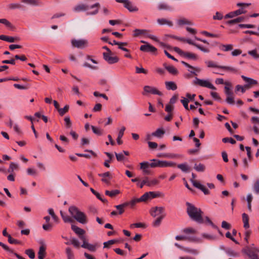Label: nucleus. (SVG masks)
Returning <instances> with one entry per match:
<instances>
[{
	"mask_svg": "<svg viewBox=\"0 0 259 259\" xmlns=\"http://www.w3.org/2000/svg\"><path fill=\"white\" fill-rule=\"evenodd\" d=\"M186 205L187 212L190 218L199 223H202L203 220L202 217V211L201 209L189 202H187Z\"/></svg>",
	"mask_w": 259,
	"mask_h": 259,
	"instance_id": "1",
	"label": "nucleus"
},
{
	"mask_svg": "<svg viewBox=\"0 0 259 259\" xmlns=\"http://www.w3.org/2000/svg\"><path fill=\"white\" fill-rule=\"evenodd\" d=\"M68 210L72 217L78 222L82 224L87 223V215L84 212L80 211L77 207L71 206L69 207Z\"/></svg>",
	"mask_w": 259,
	"mask_h": 259,
	"instance_id": "2",
	"label": "nucleus"
},
{
	"mask_svg": "<svg viewBox=\"0 0 259 259\" xmlns=\"http://www.w3.org/2000/svg\"><path fill=\"white\" fill-rule=\"evenodd\" d=\"M243 252L246 254L249 259H259V248L252 244L250 246H246L243 250Z\"/></svg>",
	"mask_w": 259,
	"mask_h": 259,
	"instance_id": "3",
	"label": "nucleus"
},
{
	"mask_svg": "<svg viewBox=\"0 0 259 259\" xmlns=\"http://www.w3.org/2000/svg\"><path fill=\"white\" fill-rule=\"evenodd\" d=\"M225 93L227 96L226 99V102L230 105H233L235 104L234 97L233 91L231 90L232 84L231 82L226 81L225 83Z\"/></svg>",
	"mask_w": 259,
	"mask_h": 259,
	"instance_id": "4",
	"label": "nucleus"
},
{
	"mask_svg": "<svg viewBox=\"0 0 259 259\" xmlns=\"http://www.w3.org/2000/svg\"><path fill=\"white\" fill-rule=\"evenodd\" d=\"M250 5V4H247V3H237V6L238 7H241V9H239L236 11H235L234 12H231L229 13L228 14H226L225 16V18H233L235 16H237L238 15L245 14L246 11L244 10L245 7H247Z\"/></svg>",
	"mask_w": 259,
	"mask_h": 259,
	"instance_id": "5",
	"label": "nucleus"
},
{
	"mask_svg": "<svg viewBox=\"0 0 259 259\" xmlns=\"http://www.w3.org/2000/svg\"><path fill=\"white\" fill-rule=\"evenodd\" d=\"M193 83L195 85H198L202 87H205L213 90H216V88L208 80L201 79L196 77L193 81Z\"/></svg>",
	"mask_w": 259,
	"mask_h": 259,
	"instance_id": "6",
	"label": "nucleus"
},
{
	"mask_svg": "<svg viewBox=\"0 0 259 259\" xmlns=\"http://www.w3.org/2000/svg\"><path fill=\"white\" fill-rule=\"evenodd\" d=\"M192 178L191 179V182L193 185L196 188L202 191L205 195H208L209 194V191L203 185L200 184L199 182L195 180L196 175L194 174H192Z\"/></svg>",
	"mask_w": 259,
	"mask_h": 259,
	"instance_id": "7",
	"label": "nucleus"
},
{
	"mask_svg": "<svg viewBox=\"0 0 259 259\" xmlns=\"http://www.w3.org/2000/svg\"><path fill=\"white\" fill-rule=\"evenodd\" d=\"M71 44L73 47L81 49L87 48L89 46L88 40L84 39H73L71 40Z\"/></svg>",
	"mask_w": 259,
	"mask_h": 259,
	"instance_id": "8",
	"label": "nucleus"
},
{
	"mask_svg": "<svg viewBox=\"0 0 259 259\" xmlns=\"http://www.w3.org/2000/svg\"><path fill=\"white\" fill-rule=\"evenodd\" d=\"M116 2L119 3H122L124 7L126 8L129 11L133 12H137L138 11V9L134 6L132 2L128 0H115Z\"/></svg>",
	"mask_w": 259,
	"mask_h": 259,
	"instance_id": "9",
	"label": "nucleus"
},
{
	"mask_svg": "<svg viewBox=\"0 0 259 259\" xmlns=\"http://www.w3.org/2000/svg\"><path fill=\"white\" fill-rule=\"evenodd\" d=\"M146 93H150L159 96L162 95V93L156 88L149 85H146L144 87V93H143V95H145Z\"/></svg>",
	"mask_w": 259,
	"mask_h": 259,
	"instance_id": "10",
	"label": "nucleus"
},
{
	"mask_svg": "<svg viewBox=\"0 0 259 259\" xmlns=\"http://www.w3.org/2000/svg\"><path fill=\"white\" fill-rule=\"evenodd\" d=\"M112 53H103L104 59L110 64L116 63L118 62L119 58L117 56H111Z\"/></svg>",
	"mask_w": 259,
	"mask_h": 259,
	"instance_id": "11",
	"label": "nucleus"
},
{
	"mask_svg": "<svg viewBox=\"0 0 259 259\" xmlns=\"http://www.w3.org/2000/svg\"><path fill=\"white\" fill-rule=\"evenodd\" d=\"M140 50L145 52H150L155 54L157 52V49L149 44L146 43V45L140 47Z\"/></svg>",
	"mask_w": 259,
	"mask_h": 259,
	"instance_id": "12",
	"label": "nucleus"
},
{
	"mask_svg": "<svg viewBox=\"0 0 259 259\" xmlns=\"http://www.w3.org/2000/svg\"><path fill=\"white\" fill-rule=\"evenodd\" d=\"M164 210L163 207H153L151 208L150 213L153 217H156V216L161 215L162 214Z\"/></svg>",
	"mask_w": 259,
	"mask_h": 259,
	"instance_id": "13",
	"label": "nucleus"
},
{
	"mask_svg": "<svg viewBox=\"0 0 259 259\" xmlns=\"http://www.w3.org/2000/svg\"><path fill=\"white\" fill-rule=\"evenodd\" d=\"M241 78L247 83L244 87L247 89H249L251 85L256 84L257 82L256 80L246 77L244 75H241Z\"/></svg>",
	"mask_w": 259,
	"mask_h": 259,
	"instance_id": "14",
	"label": "nucleus"
},
{
	"mask_svg": "<svg viewBox=\"0 0 259 259\" xmlns=\"http://www.w3.org/2000/svg\"><path fill=\"white\" fill-rule=\"evenodd\" d=\"M99 177L102 178V181L106 184H109L110 183V180L112 178L111 174L110 172H106L103 174H98Z\"/></svg>",
	"mask_w": 259,
	"mask_h": 259,
	"instance_id": "15",
	"label": "nucleus"
},
{
	"mask_svg": "<svg viewBox=\"0 0 259 259\" xmlns=\"http://www.w3.org/2000/svg\"><path fill=\"white\" fill-rule=\"evenodd\" d=\"M89 7L88 5L84 4H80L75 6L73 8V11L75 12H80L82 11H86L89 10Z\"/></svg>",
	"mask_w": 259,
	"mask_h": 259,
	"instance_id": "16",
	"label": "nucleus"
},
{
	"mask_svg": "<svg viewBox=\"0 0 259 259\" xmlns=\"http://www.w3.org/2000/svg\"><path fill=\"white\" fill-rule=\"evenodd\" d=\"M140 168L143 170V172L145 174H149L150 170H149V167H150L149 165V162L147 161H144L140 163Z\"/></svg>",
	"mask_w": 259,
	"mask_h": 259,
	"instance_id": "17",
	"label": "nucleus"
},
{
	"mask_svg": "<svg viewBox=\"0 0 259 259\" xmlns=\"http://www.w3.org/2000/svg\"><path fill=\"white\" fill-rule=\"evenodd\" d=\"M165 87L167 90L175 91L177 89V85L172 81H166L165 82Z\"/></svg>",
	"mask_w": 259,
	"mask_h": 259,
	"instance_id": "18",
	"label": "nucleus"
},
{
	"mask_svg": "<svg viewBox=\"0 0 259 259\" xmlns=\"http://www.w3.org/2000/svg\"><path fill=\"white\" fill-rule=\"evenodd\" d=\"M176 163L172 161H167L165 160H160L159 167H174Z\"/></svg>",
	"mask_w": 259,
	"mask_h": 259,
	"instance_id": "19",
	"label": "nucleus"
},
{
	"mask_svg": "<svg viewBox=\"0 0 259 259\" xmlns=\"http://www.w3.org/2000/svg\"><path fill=\"white\" fill-rule=\"evenodd\" d=\"M149 31V30L146 29H136L134 30V36L135 37H137L140 35H144L147 36L148 35V32Z\"/></svg>",
	"mask_w": 259,
	"mask_h": 259,
	"instance_id": "20",
	"label": "nucleus"
},
{
	"mask_svg": "<svg viewBox=\"0 0 259 259\" xmlns=\"http://www.w3.org/2000/svg\"><path fill=\"white\" fill-rule=\"evenodd\" d=\"M125 130V127L124 126H122L119 131L118 137L117 138V143L118 145H121L122 144V141L121 140V138L124 135V132Z\"/></svg>",
	"mask_w": 259,
	"mask_h": 259,
	"instance_id": "21",
	"label": "nucleus"
},
{
	"mask_svg": "<svg viewBox=\"0 0 259 259\" xmlns=\"http://www.w3.org/2000/svg\"><path fill=\"white\" fill-rule=\"evenodd\" d=\"M71 229L76 234L79 235V237L81 236H83V235L85 233V231L82 229L75 225H72Z\"/></svg>",
	"mask_w": 259,
	"mask_h": 259,
	"instance_id": "22",
	"label": "nucleus"
},
{
	"mask_svg": "<svg viewBox=\"0 0 259 259\" xmlns=\"http://www.w3.org/2000/svg\"><path fill=\"white\" fill-rule=\"evenodd\" d=\"M157 21L159 25H167L169 26H172L173 25L172 21L164 18L158 19Z\"/></svg>",
	"mask_w": 259,
	"mask_h": 259,
	"instance_id": "23",
	"label": "nucleus"
},
{
	"mask_svg": "<svg viewBox=\"0 0 259 259\" xmlns=\"http://www.w3.org/2000/svg\"><path fill=\"white\" fill-rule=\"evenodd\" d=\"M46 254V247L44 245L40 246L38 252V258L39 259H44Z\"/></svg>",
	"mask_w": 259,
	"mask_h": 259,
	"instance_id": "24",
	"label": "nucleus"
},
{
	"mask_svg": "<svg viewBox=\"0 0 259 259\" xmlns=\"http://www.w3.org/2000/svg\"><path fill=\"white\" fill-rule=\"evenodd\" d=\"M165 134V131L162 128H158L155 132L152 133V136L158 138H161Z\"/></svg>",
	"mask_w": 259,
	"mask_h": 259,
	"instance_id": "25",
	"label": "nucleus"
},
{
	"mask_svg": "<svg viewBox=\"0 0 259 259\" xmlns=\"http://www.w3.org/2000/svg\"><path fill=\"white\" fill-rule=\"evenodd\" d=\"M177 24L179 26H182L184 25H193V23L191 21L184 18L178 20Z\"/></svg>",
	"mask_w": 259,
	"mask_h": 259,
	"instance_id": "26",
	"label": "nucleus"
},
{
	"mask_svg": "<svg viewBox=\"0 0 259 259\" xmlns=\"http://www.w3.org/2000/svg\"><path fill=\"white\" fill-rule=\"evenodd\" d=\"M19 169V165L18 164L15 162H11L10 164L9 167L7 170V172L13 174L14 170H18Z\"/></svg>",
	"mask_w": 259,
	"mask_h": 259,
	"instance_id": "27",
	"label": "nucleus"
},
{
	"mask_svg": "<svg viewBox=\"0 0 259 259\" xmlns=\"http://www.w3.org/2000/svg\"><path fill=\"white\" fill-rule=\"evenodd\" d=\"M242 221L243 222V227L245 229H248L249 227V217L248 215L245 213H243L242 214Z\"/></svg>",
	"mask_w": 259,
	"mask_h": 259,
	"instance_id": "28",
	"label": "nucleus"
},
{
	"mask_svg": "<svg viewBox=\"0 0 259 259\" xmlns=\"http://www.w3.org/2000/svg\"><path fill=\"white\" fill-rule=\"evenodd\" d=\"M0 39L9 42H13L15 41L17 38L12 36H9L5 35H0Z\"/></svg>",
	"mask_w": 259,
	"mask_h": 259,
	"instance_id": "29",
	"label": "nucleus"
},
{
	"mask_svg": "<svg viewBox=\"0 0 259 259\" xmlns=\"http://www.w3.org/2000/svg\"><path fill=\"white\" fill-rule=\"evenodd\" d=\"M165 68L171 74L176 75L178 73L177 69L173 66H167L166 64L163 65Z\"/></svg>",
	"mask_w": 259,
	"mask_h": 259,
	"instance_id": "30",
	"label": "nucleus"
},
{
	"mask_svg": "<svg viewBox=\"0 0 259 259\" xmlns=\"http://www.w3.org/2000/svg\"><path fill=\"white\" fill-rule=\"evenodd\" d=\"M61 216L65 223H72L73 222V219L68 215L63 212L62 210L60 211Z\"/></svg>",
	"mask_w": 259,
	"mask_h": 259,
	"instance_id": "31",
	"label": "nucleus"
},
{
	"mask_svg": "<svg viewBox=\"0 0 259 259\" xmlns=\"http://www.w3.org/2000/svg\"><path fill=\"white\" fill-rule=\"evenodd\" d=\"M220 68L234 73H236L238 72L237 68L231 66H221L220 67Z\"/></svg>",
	"mask_w": 259,
	"mask_h": 259,
	"instance_id": "32",
	"label": "nucleus"
},
{
	"mask_svg": "<svg viewBox=\"0 0 259 259\" xmlns=\"http://www.w3.org/2000/svg\"><path fill=\"white\" fill-rule=\"evenodd\" d=\"M105 193L106 195L111 197H114L120 193V191L118 190H114L112 191L106 190Z\"/></svg>",
	"mask_w": 259,
	"mask_h": 259,
	"instance_id": "33",
	"label": "nucleus"
},
{
	"mask_svg": "<svg viewBox=\"0 0 259 259\" xmlns=\"http://www.w3.org/2000/svg\"><path fill=\"white\" fill-rule=\"evenodd\" d=\"M233 46L231 44L223 45L222 44L220 46V49L224 52H228L233 49Z\"/></svg>",
	"mask_w": 259,
	"mask_h": 259,
	"instance_id": "34",
	"label": "nucleus"
},
{
	"mask_svg": "<svg viewBox=\"0 0 259 259\" xmlns=\"http://www.w3.org/2000/svg\"><path fill=\"white\" fill-rule=\"evenodd\" d=\"M99 7H100V4L98 3H97L95 4L94 5L91 6L90 7L91 9L96 8V9L92 12H88L87 15H95V14H97L98 12V9Z\"/></svg>",
	"mask_w": 259,
	"mask_h": 259,
	"instance_id": "35",
	"label": "nucleus"
},
{
	"mask_svg": "<svg viewBox=\"0 0 259 259\" xmlns=\"http://www.w3.org/2000/svg\"><path fill=\"white\" fill-rule=\"evenodd\" d=\"M115 207L118 210V213L119 214H121L124 211V208L127 207V204H125V203H123L122 204L116 205Z\"/></svg>",
	"mask_w": 259,
	"mask_h": 259,
	"instance_id": "36",
	"label": "nucleus"
},
{
	"mask_svg": "<svg viewBox=\"0 0 259 259\" xmlns=\"http://www.w3.org/2000/svg\"><path fill=\"white\" fill-rule=\"evenodd\" d=\"M159 183V181L156 179H154L152 180H149L147 177V186L149 187H153L156 186Z\"/></svg>",
	"mask_w": 259,
	"mask_h": 259,
	"instance_id": "37",
	"label": "nucleus"
},
{
	"mask_svg": "<svg viewBox=\"0 0 259 259\" xmlns=\"http://www.w3.org/2000/svg\"><path fill=\"white\" fill-rule=\"evenodd\" d=\"M183 56L189 59L196 60L197 56L196 54L189 52H183Z\"/></svg>",
	"mask_w": 259,
	"mask_h": 259,
	"instance_id": "38",
	"label": "nucleus"
},
{
	"mask_svg": "<svg viewBox=\"0 0 259 259\" xmlns=\"http://www.w3.org/2000/svg\"><path fill=\"white\" fill-rule=\"evenodd\" d=\"M105 154L108 156V157L109 158V159L106 160L105 161L104 165L105 166H106L107 167H110L109 163L111 162L113 156L111 153H110L109 152H105Z\"/></svg>",
	"mask_w": 259,
	"mask_h": 259,
	"instance_id": "39",
	"label": "nucleus"
},
{
	"mask_svg": "<svg viewBox=\"0 0 259 259\" xmlns=\"http://www.w3.org/2000/svg\"><path fill=\"white\" fill-rule=\"evenodd\" d=\"M69 109V106L66 105L64 108H60L58 111L60 116H63L65 114L68 112Z\"/></svg>",
	"mask_w": 259,
	"mask_h": 259,
	"instance_id": "40",
	"label": "nucleus"
},
{
	"mask_svg": "<svg viewBox=\"0 0 259 259\" xmlns=\"http://www.w3.org/2000/svg\"><path fill=\"white\" fill-rule=\"evenodd\" d=\"M8 7L10 10L20 9L22 5L19 3H11L8 5Z\"/></svg>",
	"mask_w": 259,
	"mask_h": 259,
	"instance_id": "41",
	"label": "nucleus"
},
{
	"mask_svg": "<svg viewBox=\"0 0 259 259\" xmlns=\"http://www.w3.org/2000/svg\"><path fill=\"white\" fill-rule=\"evenodd\" d=\"M165 215H161L159 217L157 218L152 224V225L154 227H157L159 226L161 224V221L163 218L164 217Z\"/></svg>",
	"mask_w": 259,
	"mask_h": 259,
	"instance_id": "42",
	"label": "nucleus"
},
{
	"mask_svg": "<svg viewBox=\"0 0 259 259\" xmlns=\"http://www.w3.org/2000/svg\"><path fill=\"white\" fill-rule=\"evenodd\" d=\"M194 168L198 172H203L205 170V166L202 163L199 164H195Z\"/></svg>",
	"mask_w": 259,
	"mask_h": 259,
	"instance_id": "43",
	"label": "nucleus"
},
{
	"mask_svg": "<svg viewBox=\"0 0 259 259\" xmlns=\"http://www.w3.org/2000/svg\"><path fill=\"white\" fill-rule=\"evenodd\" d=\"M151 163H149L150 166L152 168L159 167L160 166V160L156 159H153L151 160Z\"/></svg>",
	"mask_w": 259,
	"mask_h": 259,
	"instance_id": "44",
	"label": "nucleus"
},
{
	"mask_svg": "<svg viewBox=\"0 0 259 259\" xmlns=\"http://www.w3.org/2000/svg\"><path fill=\"white\" fill-rule=\"evenodd\" d=\"M21 2L33 6H38L40 4L38 0H22Z\"/></svg>",
	"mask_w": 259,
	"mask_h": 259,
	"instance_id": "45",
	"label": "nucleus"
},
{
	"mask_svg": "<svg viewBox=\"0 0 259 259\" xmlns=\"http://www.w3.org/2000/svg\"><path fill=\"white\" fill-rule=\"evenodd\" d=\"M177 166L183 172H187L190 169L189 166L186 163L180 164Z\"/></svg>",
	"mask_w": 259,
	"mask_h": 259,
	"instance_id": "46",
	"label": "nucleus"
},
{
	"mask_svg": "<svg viewBox=\"0 0 259 259\" xmlns=\"http://www.w3.org/2000/svg\"><path fill=\"white\" fill-rule=\"evenodd\" d=\"M91 128L93 130V133L98 135V136H101L103 135V131L98 127H97L95 126L91 125Z\"/></svg>",
	"mask_w": 259,
	"mask_h": 259,
	"instance_id": "47",
	"label": "nucleus"
},
{
	"mask_svg": "<svg viewBox=\"0 0 259 259\" xmlns=\"http://www.w3.org/2000/svg\"><path fill=\"white\" fill-rule=\"evenodd\" d=\"M244 20V17H239L236 19L229 20L227 22V24H233L235 23H238L240 22H242Z\"/></svg>",
	"mask_w": 259,
	"mask_h": 259,
	"instance_id": "48",
	"label": "nucleus"
},
{
	"mask_svg": "<svg viewBox=\"0 0 259 259\" xmlns=\"http://www.w3.org/2000/svg\"><path fill=\"white\" fill-rule=\"evenodd\" d=\"M176 239L177 240H189L191 241H194L195 239L194 238H190L186 236L178 235L176 236Z\"/></svg>",
	"mask_w": 259,
	"mask_h": 259,
	"instance_id": "49",
	"label": "nucleus"
},
{
	"mask_svg": "<svg viewBox=\"0 0 259 259\" xmlns=\"http://www.w3.org/2000/svg\"><path fill=\"white\" fill-rule=\"evenodd\" d=\"M0 23L5 25L8 28L10 29L14 28V26L6 19H1Z\"/></svg>",
	"mask_w": 259,
	"mask_h": 259,
	"instance_id": "50",
	"label": "nucleus"
},
{
	"mask_svg": "<svg viewBox=\"0 0 259 259\" xmlns=\"http://www.w3.org/2000/svg\"><path fill=\"white\" fill-rule=\"evenodd\" d=\"M183 250L186 252L190 253L191 254H195V255L198 254L199 253V251H198V250H197L196 249L189 248V247H185L184 248Z\"/></svg>",
	"mask_w": 259,
	"mask_h": 259,
	"instance_id": "51",
	"label": "nucleus"
},
{
	"mask_svg": "<svg viewBox=\"0 0 259 259\" xmlns=\"http://www.w3.org/2000/svg\"><path fill=\"white\" fill-rule=\"evenodd\" d=\"M127 45L128 44L126 42H120V44H119L118 48V49L123 51L129 52V50L124 47L127 46Z\"/></svg>",
	"mask_w": 259,
	"mask_h": 259,
	"instance_id": "52",
	"label": "nucleus"
},
{
	"mask_svg": "<svg viewBox=\"0 0 259 259\" xmlns=\"http://www.w3.org/2000/svg\"><path fill=\"white\" fill-rule=\"evenodd\" d=\"M138 202H140L138 198H134L129 202H124L125 204H127V206L130 205L131 207H134L135 204Z\"/></svg>",
	"mask_w": 259,
	"mask_h": 259,
	"instance_id": "53",
	"label": "nucleus"
},
{
	"mask_svg": "<svg viewBox=\"0 0 259 259\" xmlns=\"http://www.w3.org/2000/svg\"><path fill=\"white\" fill-rule=\"evenodd\" d=\"M66 253L67 259H74V254L70 248L67 247L66 248Z\"/></svg>",
	"mask_w": 259,
	"mask_h": 259,
	"instance_id": "54",
	"label": "nucleus"
},
{
	"mask_svg": "<svg viewBox=\"0 0 259 259\" xmlns=\"http://www.w3.org/2000/svg\"><path fill=\"white\" fill-rule=\"evenodd\" d=\"M149 193H144L140 198H138L140 202H146L150 199Z\"/></svg>",
	"mask_w": 259,
	"mask_h": 259,
	"instance_id": "55",
	"label": "nucleus"
},
{
	"mask_svg": "<svg viewBox=\"0 0 259 259\" xmlns=\"http://www.w3.org/2000/svg\"><path fill=\"white\" fill-rule=\"evenodd\" d=\"M150 199L159 197L161 196V193L159 192H148Z\"/></svg>",
	"mask_w": 259,
	"mask_h": 259,
	"instance_id": "56",
	"label": "nucleus"
},
{
	"mask_svg": "<svg viewBox=\"0 0 259 259\" xmlns=\"http://www.w3.org/2000/svg\"><path fill=\"white\" fill-rule=\"evenodd\" d=\"M205 63L207 64L208 67H212V68H220L221 65H218L215 64L214 62L211 61H206Z\"/></svg>",
	"mask_w": 259,
	"mask_h": 259,
	"instance_id": "57",
	"label": "nucleus"
},
{
	"mask_svg": "<svg viewBox=\"0 0 259 259\" xmlns=\"http://www.w3.org/2000/svg\"><path fill=\"white\" fill-rule=\"evenodd\" d=\"M25 253L31 259L35 257V253L32 249H28L25 250Z\"/></svg>",
	"mask_w": 259,
	"mask_h": 259,
	"instance_id": "58",
	"label": "nucleus"
},
{
	"mask_svg": "<svg viewBox=\"0 0 259 259\" xmlns=\"http://www.w3.org/2000/svg\"><path fill=\"white\" fill-rule=\"evenodd\" d=\"M158 8L159 10H170V7L166 4L165 3H161L158 5Z\"/></svg>",
	"mask_w": 259,
	"mask_h": 259,
	"instance_id": "59",
	"label": "nucleus"
},
{
	"mask_svg": "<svg viewBox=\"0 0 259 259\" xmlns=\"http://www.w3.org/2000/svg\"><path fill=\"white\" fill-rule=\"evenodd\" d=\"M14 87L16 88V89H20V90H27L29 89V85L28 84H27L25 85H22L19 84L15 83L14 84Z\"/></svg>",
	"mask_w": 259,
	"mask_h": 259,
	"instance_id": "60",
	"label": "nucleus"
},
{
	"mask_svg": "<svg viewBox=\"0 0 259 259\" xmlns=\"http://www.w3.org/2000/svg\"><path fill=\"white\" fill-rule=\"evenodd\" d=\"M64 121L65 123V126L66 128H70L72 125V123L69 116H66L64 118Z\"/></svg>",
	"mask_w": 259,
	"mask_h": 259,
	"instance_id": "61",
	"label": "nucleus"
},
{
	"mask_svg": "<svg viewBox=\"0 0 259 259\" xmlns=\"http://www.w3.org/2000/svg\"><path fill=\"white\" fill-rule=\"evenodd\" d=\"M191 69V70L189 69L188 71L195 75H197V72L199 73L201 71V68L199 67H193V68Z\"/></svg>",
	"mask_w": 259,
	"mask_h": 259,
	"instance_id": "62",
	"label": "nucleus"
},
{
	"mask_svg": "<svg viewBox=\"0 0 259 259\" xmlns=\"http://www.w3.org/2000/svg\"><path fill=\"white\" fill-rule=\"evenodd\" d=\"M135 68L136 73H144L145 74L148 73V71L142 67L139 68L136 66Z\"/></svg>",
	"mask_w": 259,
	"mask_h": 259,
	"instance_id": "63",
	"label": "nucleus"
},
{
	"mask_svg": "<svg viewBox=\"0 0 259 259\" xmlns=\"http://www.w3.org/2000/svg\"><path fill=\"white\" fill-rule=\"evenodd\" d=\"M253 188L255 193L259 194V180L255 181L253 185Z\"/></svg>",
	"mask_w": 259,
	"mask_h": 259,
	"instance_id": "64",
	"label": "nucleus"
}]
</instances>
